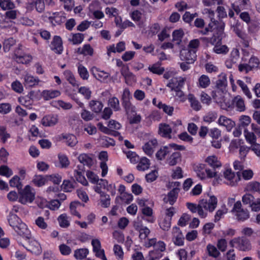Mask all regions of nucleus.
Listing matches in <instances>:
<instances>
[{"label": "nucleus", "instance_id": "f257e3e1", "mask_svg": "<svg viewBox=\"0 0 260 260\" xmlns=\"http://www.w3.org/2000/svg\"><path fill=\"white\" fill-rule=\"evenodd\" d=\"M240 180V175H236L231 168H224L222 171L221 176H216L213 179L212 184L213 185H217L225 183L228 185L236 186Z\"/></svg>", "mask_w": 260, "mask_h": 260}, {"label": "nucleus", "instance_id": "f03ea898", "mask_svg": "<svg viewBox=\"0 0 260 260\" xmlns=\"http://www.w3.org/2000/svg\"><path fill=\"white\" fill-rule=\"evenodd\" d=\"M26 233H24L21 236L24 241V242H18L19 244L32 254L36 255H40L42 251L40 243L32 237L29 230Z\"/></svg>", "mask_w": 260, "mask_h": 260}, {"label": "nucleus", "instance_id": "7ed1b4c3", "mask_svg": "<svg viewBox=\"0 0 260 260\" xmlns=\"http://www.w3.org/2000/svg\"><path fill=\"white\" fill-rule=\"evenodd\" d=\"M217 198L213 196H209L207 198L203 199L199 201V216L205 218L208 216V212H213L217 206Z\"/></svg>", "mask_w": 260, "mask_h": 260}, {"label": "nucleus", "instance_id": "20e7f679", "mask_svg": "<svg viewBox=\"0 0 260 260\" xmlns=\"http://www.w3.org/2000/svg\"><path fill=\"white\" fill-rule=\"evenodd\" d=\"M7 219L10 226L20 236L24 233L26 234V233L29 230L27 225L13 213L10 212Z\"/></svg>", "mask_w": 260, "mask_h": 260}, {"label": "nucleus", "instance_id": "39448f33", "mask_svg": "<svg viewBox=\"0 0 260 260\" xmlns=\"http://www.w3.org/2000/svg\"><path fill=\"white\" fill-rule=\"evenodd\" d=\"M194 171L197 176L202 181H206L208 179H214L217 176V172L208 168L205 164H199L194 168Z\"/></svg>", "mask_w": 260, "mask_h": 260}, {"label": "nucleus", "instance_id": "423d86ee", "mask_svg": "<svg viewBox=\"0 0 260 260\" xmlns=\"http://www.w3.org/2000/svg\"><path fill=\"white\" fill-rule=\"evenodd\" d=\"M213 98L220 105L223 109H227L231 107V102L227 90L215 89L212 93Z\"/></svg>", "mask_w": 260, "mask_h": 260}, {"label": "nucleus", "instance_id": "0eeeda50", "mask_svg": "<svg viewBox=\"0 0 260 260\" xmlns=\"http://www.w3.org/2000/svg\"><path fill=\"white\" fill-rule=\"evenodd\" d=\"M19 202L22 205L32 203L35 200L36 192L35 189L27 185L19 191Z\"/></svg>", "mask_w": 260, "mask_h": 260}, {"label": "nucleus", "instance_id": "6e6552de", "mask_svg": "<svg viewBox=\"0 0 260 260\" xmlns=\"http://www.w3.org/2000/svg\"><path fill=\"white\" fill-rule=\"evenodd\" d=\"M202 14L210 19L211 22L209 24L210 28L213 30H218L221 35L224 30L225 24L222 21L217 22L214 20V11L210 8H206L203 9Z\"/></svg>", "mask_w": 260, "mask_h": 260}, {"label": "nucleus", "instance_id": "1a4fd4ad", "mask_svg": "<svg viewBox=\"0 0 260 260\" xmlns=\"http://www.w3.org/2000/svg\"><path fill=\"white\" fill-rule=\"evenodd\" d=\"M216 31L217 36L214 35L210 41V43L214 46L213 51L217 54H226L229 52V49L226 45L222 44L221 36L223 33L220 35L219 31Z\"/></svg>", "mask_w": 260, "mask_h": 260}, {"label": "nucleus", "instance_id": "9d476101", "mask_svg": "<svg viewBox=\"0 0 260 260\" xmlns=\"http://www.w3.org/2000/svg\"><path fill=\"white\" fill-rule=\"evenodd\" d=\"M230 244L232 247L242 251H248L252 249L251 243L249 240L243 237H237L230 241Z\"/></svg>", "mask_w": 260, "mask_h": 260}, {"label": "nucleus", "instance_id": "9b49d317", "mask_svg": "<svg viewBox=\"0 0 260 260\" xmlns=\"http://www.w3.org/2000/svg\"><path fill=\"white\" fill-rule=\"evenodd\" d=\"M244 136L246 142L251 145L249 147L258 157H260V144L256 143V137L247 128L244 129Z\"/></svg>", "mask_w": 260, "mask_h": 260}, {"label": "nucleus", "instance_id": "f8f14e48", "mask_svg": "<svg viewBox=\"0 0 260 260\" xmlns=\"http://www.w3.org/2000/svg\"><path fill=\"white\" fill-rule=\"evenodd\" d=\"M42 18L45 21H49L54 25L61 23L65 19V17L62 12H47L42 15Z\"/></svg>", "mask_w": 260, "mask_h": 260}, {"label": "nucleus", "instance_id": "ddd939ff", "mask_svg": "<svg viewBox=\"0 0 260 260\" xmlns=\"http://www.w3.org/2000/svg\"><path fill=\"white\" fill-rule=\"evenodd\" d=\"M231 212L239 221H243L249 217L248 211L242 208V205L240 201L235 203Z\"/></svg>", "mask_w": 260, "mask_h": 260}, {"label": "nucleus", "instance_id": "4468645a", "mask_svg": "<svg viewBox=\"0 0 260 260\" xmlns=\"http://www.w3.org/2000/svg\"><path fill=\"white\" fill-rule=\"evenodd\" d=\"M91 245L93 247V251L95 255L102 260H107L105 254L104 250L102 248L101 243L100 240L93 239L91 241Z\"/></svg>", "mask_w": 260, "mask_h": 260}, {"label": "nucleus", "instance_id": "2eb2a0df", "mask_svg": "<svg viewBox=\"0 0 260 260\" xmlns=\"http://www.w3.org/2000/svg\"><path fill=\"white\" fill-rule=\"evenodd\" d=\"M131 99L132 95L129 90L128 88H125L123 91L122 100L123 105L127 113H129L130 110L135 111L136 109L135 107L132 105L129 102Z\"/></svg>", "mask_w": 260, "mask_h": 260}, {"label": "nucleus", "instance_id": "dca6fc26", "mask_svg": "<svg viewBox=\"0 0 260 260\" xmlns=\"http://www.w3.org/2000/svg\"><path fill=\"white\" fill-rule=\"evenodd\" d=\"M180 58L187 63H192L196 58V50H189L187 49H182L180 51Z\"/></svg>", "mask_w": 260, "mask_h": 260}, {"label": "nucleus", "instance_id": "f3484780", "mask_svg": "<svg viewBox=\"0 0 260 260\" xmlns=\"http://www.w3.org/2000/svg\"><path fill=\"white\" fill-rule=\"evenodd\" d=\"M157 146V140L153 138L146 142L143 146L142 149L146 154L150 156L153 154Z\"/></svg>", "mask_w": 260, "mask_h": 260}, {"label": "nucleus", "instance_id": "a211bd4d", "mask_svg": "<svg viewBox=\"0 0 260 260\" xmlns=\"http://www.w3.org/2000/svg\"><path fill=\"white\" fill-rule=\"evenodd\" d=\"M217 122L219 126L225 127L228 132L231 131L235 126V123L233 120L223 115L219 117Z\"/></svg>", "mask_w": 260, "mask_h": 260}, {"label": "nucleus", "instance_id": "6ab92c4d", "mask_svg": "<svg viewBox=\"0 0 260 260\" xmlns=\"http://www.w3.org/2000/svg\"><path fill=\"white\" fill-rule=\"evenodd\" d=\"M91 72L94 77L101 82H106L109 77V74L108 73L95 67H93L91 69Z\"/></svg>", "mask_w": 260, "mask_h": 260}, {"label": "nucleus", "instance_id": "aec40b11", "mask_svg": "<svg viewBox=\"0 0 260 260\" xmlns=\"http://www.w3.org/2000/svg\"><path fill=\"white\" fill-rule=\"evenodd\" d=\"M205 162L214 171L215 169H219L222 166V163L220 160V158L215 155L208 156L205 158Z\"/></svg>", "mask_w": 260, "mask_h": 260}, {"label": "nucleus", "instance_id": "412c9836", "mask_svg": "<svg viewBox=\"0 0 260 260\" xmlns=\"http://www.w3.org/2000/svg\"><path fill=\"white\" fill-rule=\"evenodd\" d=\"M23 84L25 86L35 87L39 84L41 80L37 77H35L29 73H26L23 76Z\"/></svg>", "mask_w": 260, "mask_h": 260}, {"label": "nucleus", "instance_id": "4be33fe9", "mask_svg": "<svg viewBox=\"0 0 260 260\" xmlns=\"http://www.w3.org/2000/svg\"><path fill=\"white\" fill-rule=\"evenodd\" d=\"M58 122L57 115H47L43 117L41 124L44 126L51 127L56 125Z\"/></svg>", "mask_w": 260, "mask_h": 260}, {"label": "nucleus", "instance_id": "5701e85b", "mask_svg": "<svg viewBox=\"0 0 260 260\" xmlns=\"http://www.w3.org/2000/svg\"><path fill=\"white\" fill-rule=\"evenodd\" d=\"M158 133L159 135L165 138L171 139L172 137V128L170 125L166 123H161L159 124Z\"/></svg>", "mask_w": 260, "mask_h": 260}, {"label": "nucleus", "instance_id": "b1692460", "mask_svg": "<svg viewBox=\"0 0 260 260\" xmlns=\"http://www.w3.org/2000/svg\"><path fill=\"white\" fill-rule=\"evenodd\" d=\"M134 226L136 230L139 232V237L141 240H145L150 234V230L146 226H144L142 222H134Z\"/></svg>", "mask_w": 260, "mask_h": 260}, {"label": "nucleus", "instance_id": "393cba45", "mask_svg": "<svg viewBox=\"0 0 260 260\" xmlns=\"http://www.w3.org/2000/svg\"><path fill=\"white\" fill-rule=\"evenodd\" d=\"M61 92L56 89H45L41 91V96L44 100L48 101L60 96Z\"/></svg>", "mask_w": 260, "mask_h": 260}, {"label": "nucleus", "instance_id": "a878e982", "mask_svg": "<svg viewBox=\"0 0 260 260\" xmlns=\"http://www.w3.org/2000/svg\"><path fill=\"white\" fill-rule=\"evenodd\" d=\"M15 59L18 63L27 64L32 60V56L29 54L22 53L20 50H18L15 53Z\"/></svg>", "mask_w": 260, "mask_h": 260}, {"label": "nucleus", "instance_id": "bb28decb", "mask_svg": "<svg viewBox=\"0 0 260 260\" xmlns=\"http://www.w3.org/2000/svg\"><path fill=\"white\" fill-rule=\"evenodd\" d=\"M58 137L59 140H64V142L71 147L75 146L78 143L76 137L72 134H62L58 136Z\"/></svg>", "mask_w": 260, "mask_h": 260}, {"label": "nucleus", "instance_id": "cd10ccee", "mask_svg": "<svg viewBox=\"0 0 260 260\" xmlns=\"http://www.w3.org/2000/svg\"><path fill=\"white\" fill-rule=\"evenodd\" d=\"M78 169L74 170V177L76 180L84 186H87L88 183L84 176V168L82 166H78Z\"/></svg>", "mask_w": 260, "mask_h": 260}, {"label": "nucleus", "instance_id": "c85d7f7f", "mask_svg": "<svg viewBox=\"0 0 260 260\" xmlns=\"http://www.w3.org/2000/svg\"><path fill=\"white\" fill-rule=\"evenodd\" d=\"M173 241L178 246H182L184 243V237L180 229L177 227L172 229Z\"/></svg>", "mask_w": 260, "mask_h": 260}, {"label": "nucleus", "instance_id": "c756f323", "mask_svg": "<svg viewBox=\"0 0 260 260\" xmlns=\"http://www.w3.org/2000/svg\"><path fill=\"white\" fill-rule=\"evenodd\" d=\"M144 217L143 219L149 223H153L155 221V218L153 215V211L151 207H146L141 209Z\"/></svg>", "mask_w": 260, "mask_h": 260}, {"label": "nucleus", "instance_id": "7c9ffc66", "mask_svg": "<svg viewBox=\"0 0 260 260\" xmlns=\"http://www.w3.org/2000/svg\"><path fill=\"white\" fill-rule=\"evenodd\" d=\"M125 43L124 42L118 43L116 46L113 44L107 47V54L110 56L111 53H120L125 50Z\"/></svg>", "mask_w": 260, "mask_h": 260}, {"label": "nucleus", "instance_id": "2f4dec72", "mask_svg": "<svg viewBox=\"0 0 260 260\" xmlns=\"http://www.w3.org/2000/svg\"><path fill=\"white\" fill-rule=\"evenodd\" d=\"M34 8L38 12H42L45 9V5L43 0H32L31 2L28 3L26 9L29 11H32Z\"/></svg>", "mask_w": 260, "mask_h": 260}, {"label": "nucleus", "instance_id": "473e14b6", "mask_svg": "<svg viewBox=\"0 0 260 260\" xmlns=\"http://www.w3.org/2000/svg\"><path fill=\"white\" fill-rule=\"evenodd\" d=\"M51 49L55 53L61 54L63 51L62 43L60 37L55 36L51 43Z\"/></svg>", "mask_w": 260, "mask_h": 260}, {"label": "nucleus", "instance_id": "72a5a7b5", "mask_svg": "<svg viewBox=\"0 0 260 260\" xmlns=\"http://www.w3.org/2000/svg\"><path fill=\"white\" fill-rule=\"evenodd\" d=\"M178 192L179 189L178 188L176 187L173 189L164 198V201L166 203H169L171 205H173L176 201Z\"/></svg>", "mask_w": 260, "mask_h": 260}, {"label": "nucleus", "instance_id": "f704fd0d", "mask_svg": "<svg viewBox=\"0 0 260 260\" xmlns=\"http://www.w3.org/2000/svg\"><path fill=\"white\" fill-rule=\"evenodd\" d=\"M76 52L78 54L83 55V56H90L93 55L94 50L90 44H84L82 47H79Z\"/></svg>", "mask_w": 260, "mask_h": 260}, {"label": "nucleus", "instance_id": "c9c22d12", "mask_svg": "<svg viewBox=\"0 0 260 260\" xmlns=\"http://www.w3.org/2000/svg\"><path fill=\"white\" fill-rule=\"evenodd\" d=\"M181 161V154L179 152L173 153L167 159V163L171 166H174Z\"/></svg>", "mask_w": 260, "mask_h": 260}, {"label": "nucleus", "instance_id": "e433bc0d", "mask_svg": "<svg viewBox=\"0 0 260 260\" xmlns=\"http://www.w3.org/2000/svg\"><path fill=\"white\" fill-rule=\"evenodd\" d=\"M114 22L116 26L122 29L126 28L127 27H134L135 25L133 23L129 20H126L122 21L121 17L117 15L115 17Z\"/></svg>", "mask_w": 260, "mask_h": 260}, {"label": "nucleus", "instance_id": "4c0bfd02", "mask_svg": "<svg viewBox=\"0 0 260 260\" xmlns=\"http://www.w3.org/2000/svg\"><path fill=\"white\" fill-rule=\"evenodd\" d=\"M84 205L82 204L78 201H74L71 203L70 205V213L72 215L77 217L78 218H81V215L78 212V209L81 206H83Z\"/></svg>", "mask_w": 260, "mask_h": 260}, {"label": "nucleus", "instance_id": "58836bf2", "mask_svg": "<svg viewBox=\"0 0 260 260\" xmlns=\"http://www.w3.org/2000/svg\"><path fill=\"white\" fill-rule=\"evenodd\" d=\"M227 80L226 75L221 73L218 76V79L216 81L215 89H220L222 90H226Z\"/></svg>", "mask_w": 260, "mask_h": 260}, {"label": "nucleus", "instance_id": "ea45409f", "mask_svg": "<svg viewBox=\"0 0 260 260\" xmlns=\"http://www.w3.org/2000/svg\"><path fill=\"white\" fill-rule=\"evenodd\" d=\"M78 159L83 165L90 167L93 165V159L90 155L82 153L78 156Z\"/></svg>", "mask_w": 260, "mask_h": 260}, {"label": "nucleus", "instance_id": "a19ab883", "mask_svg": "<svg viewBox=\"0 0 260 260\" xmlns=\"http://www.w3.org/2000/svg\"><path fill=\"white\" fill-rule=\"evenodd\" d=\"M51 105L58 109L61 108L63 110H69L72 108V105L71 103L62 100L54 101L51 103Z\"/></svg>", "mask_w": 260, "mask_h": 260}, {"label": "nucleus", "instance_id": "79ce46f5", "mask_svg": "<svg viewBox=\"0 0 260 260\" xmlns=\"http://www.w3.org/2000/svg\"><path fill=\"white\" fill-rule=\"evenodd\" d=\"M184 35V32L183 29H176L172 33V40L176 44L180 45Z\"/></svg>", "mask_w": 260, "mask_h": 260}, {"label": "nucleus", "instance_id": "37998d69", "mask_svg": "<svg viewBox=\"0 0 260 260\" xmlns=\"http://www.w3.org/2000/svg\"><path fill=\"white\" fill-rule=\"evenodd\" d=\"M108 126L109 127L110 129H111V135H113L114 136L119 135V133L117 132H115V131L120 129L121 128V125L119 122L114 120L111 119L108 122Z\"/></svg>", "mask_w": 260, "mask_h": 260}, {"label": "nucleus", "instance_id": "c03bdc74", "mask_svg": "<svg viewBox=\"0 0 260 260\" xmlns=\"http://www.w3.org/2000/svg\"><path fill=\"white\" fill-rule=\"evenodd\" d=\"M206 251L210 256L214 258L218 257L220 254L218 248L212 244H207L206 246Z\"/></svg>", "mask_w": 260, "mask_h": 260}, {"label": "nucleus", "instance_id": "a18cd8bd", "mask_svg": "<svg viewBox=\"0 0 260 260\" xmlns=\"http://www.w3.org/2000/svg\"><path fill=\"white\" fill-rule=\"evenodd\" d=\"M89 107L93 112L100 113L103 108V105L101 102L93 100L89 102Z\"/></svg>", "mask_w": 260, "mask_h": 260}, {"label": "nucleus", "instance_id": "49530a36", "mask_svg": "<svg viewBox=\"0 0 260 260\" xmlns=\"http://www.w3.org/2000/svg\"><path fill=\"white\" fill-rule=\"evenodd\" d=\"M245 190L260 192V183L257 181H251L247 184L245 187Z\"/></svg>", "mask_w": 260, "mask_h": 260}, {"label": "nucleus", "instance_id": "de8ad7c7", "mask_svg": "<svg viewBox=\"0 0 260 260\" xmlns=\"http://www.w3.org/2000/svg\"><path fill=\"white\" fill-rule=\"evenodd\" d=\"M135 111L130 110L129 113H127L128 114V120L129 123L131 124H137L141 122L142 120L141 115L140 114L135 113Z\"/></svg>", "mask_w": 260, "mask_h": 260}, {"label": "nucleus", "instance_id": "09e8293b", "mask_svg": "<svg viewBox=\"0 0 260 260\" xmlns=\"http://www.w3.org/2000/svg\"><path fill=\"white\" fill-rule=\"evenodd\" d=\"M228 209L225 205H223L220 208L218 209L214 216V221L215 222H218L221 218L223 217L225 214L228 213Z\"/></svg>", "mask_w": 260, "mask_h": 260}, {"label": "nucleus", "instance_id": "8fccbe9b", "mask_svg": "<svg viewBox=\"0 0 260 260\" xmlns=\"http://www.w3.org/2000/svg\"><path fill=\"white\" fill-rule=\"evenodd\" d=\"M187 99L190 104L191 107L194 110L199 111L201 109V104L193 94H189Z\"/></svg>", "mask_w": 260, "mask_h": 260}, {"label": "nucleus", "instance_id": "3c124183", "mask_svg": "<svg viewBox=\"0 0 260 260\" xmlns=\"http://www.w3.org/2000/svg\"><path fill=\"white\" fill-rule=\"evenodd\" d=\"M58 221L60 227L67 228L70 225L69 217L66 214H62L58 217Z\"/></svg>", "mask_w": 260, "mask_h": 260}, {"label": "nucleus", "instance_id": "603ef678", "mask_svg": "<svg viewBox=\"0 0 260 260\" xmlns=\"http://www.w3.org/2000/svg\"><path fill=\"white\" fill-rule=\"evenodd\" d=\"M170 126L172 127V132L174 134H177L178 132L181 131L183 126L181 120L177 119L170 122Z\"/></svg>", "mask_w": 260, "mask_h": 260}, {"label": "nucleus", "instance_id": "864d4df0", "mask_svg": "<svg viewBox=\"0 0 260 260\" xmlns=\"http://www.w3.org/2000/svg\"><path fill=\"white\" fill-rule=\"evenodd\" d=\"M47 175L43 176L42 175H36L33 179V183L38 187H41L44 185L47 182Z\"/></svg>", "mask_w": 260, "mask_h": 260}, {"label": "nucleus", "instance_id": "5fc2aeb1", "mask_svg": "<svg viewBox=\"0 0 260 260\" xmlns=\"http://www.w3.org/2000/svg\"><path fill=\"white\" fill-rule=\"evenodd\" d=\"M84 40V36L80 33L71 34L69 38V41L74 45L81 44Z\"/></svg>", "mask_w": 260, "mask_h": 260}, {"label": "nucleus", "instance_id": "6e6d98bb", "mask_svg": "<svg viewBox=\"0 0 260 260\" xmlns=\"http://www.w3.org/2000/svg\"><path fill=\"white\" fill-rule=\"evenodd\" d=\"M234 104L237 110L240 112L244 111L245 106L243 99L240 96H237L234 100Z\"/></svg>", "mask_w": 260, "mask_h": 260}, {"label": "nucleus", "instance_id": "4d7b16f0", "mask_svg": "<svg viewBox=\"0 0 260 260\" xmlns=\"http://www.w3.org/2000/svg\"><path fill=\"white\" fill-rule=\"evenodd\" d=\"M171 220L170 217H165L162 216L159 220V225L164 231H168L171 227Z\"/></svg>", "mask_w": 260, "mask_h": 260}, {"label": "nucleus", "instance_id": "13d9d810", "mask_svg": "<svg viewBox=\"0 0 260 260\" xmlns=\"http://www.w3.org/2000/svg\"><path fill=\"white\" fill-rule=\"evenodd\" d=\"M210 84V80L206 75H202L198 79V86L202 88H207Z\"/></svg>", "mask_w": 260, "mask_h": 260}, {"label": "nucleus", "instance_id": "bf43d9fd", "mask_svg": "<svg viewBox=\"0 0 260 260\" xmlns=\"http://www.w3.org/2000/svg\"><path fill=\"white\" fill-rule=\"evenodd\" d=\"M149 167V160L147 158L143 157L140 159V161L139 162V164L137 166V168L139 171H144L148 169Z\"/></svg>", "mask_w": 260, "mask_h": 260}, {"label": "nucleus", "instance_id": "052dcab7", "mask_svg": "<svg viewBox=\"0 0 260 260\" xmlns=\"http://www.w3.org/2000/svg\"><path fill=\"white\" fill-rule=\"evenodd\" d=\"M57 157L60 168H67L69 166L70 161L66 155L62 153H59Z\"/></svg>", "mask_w": 260, "mask_h": 260}, {"label": "nucleus", "instance_id": "680f3d73", "mask_svg": "<svg viewBox=\"0 0 260 260\" xmlns=\"http://www.w3.org/2000/svg\"><path fill=\"white\" fill-rule=\"evenodd\" d=\"M251 119L250 116L245 115H242L239 118V126L244 127V129L250 124Z\"/></svg>", "mask_w": 260, "mask_h": 260}, {"label": "nucleus", "instance_id": "e2e57ef3", "mask_svg": "<svg viewBox=\"0 0 260 260\" xmlns=\"http://www.w3.org/2000/svg\"><path fill=\"white\" fill-rule=\"evenodd\" d=\"M130 15L131 18L139 25L143 22L144 18V14L138 10L133 11Z\"/></svg>", "mask_w": 260, "mask_h": 260}, {"label": "nucleus", "instance_id": "0e129e2a", "mask_svg": "<svg viewBox=\"0 0 260 260\" xmlns=\"http://www.w3.org/2000/svg\"><path fill=\"white\" fill-rule=\"evenodd\" d=\"M13 174V171L11 168L6 165L0 166V175L9 178Z\"/></svg>", "mask_w": 260, "mask_h": 260}, {"label": "nucleus", "instance_id": "69168bd1", "mask_svg": "<svg viewBox=\"0 0 260 260\" xmlns=\"http://www.w3.org/2000/svg\"><path fill=\"white\" fill-rule=\"evenodd\" d=\"M89 251L86 248H80L75 250L74 256L77 259H82L86 257Z\"/></svg>", "mask_w": 260, "mask_h": 260}, {"label": "nucleus", "instance_id": "338daca9", "mask_svg": "<svg viewBox=\"0 0 260 260\" xmlns=\"http://www.w3.org/2000/svg\"><path fill=\"white\" fill-rule=\"evenodd\" d=\"M11 136L9 133L7 131V127L4 125H0V140L5 143L7 142L8 139L10 138Z\"/></svg>", "mask_w": 260, "mask_h": 260}, {"label": "nucleus", "instance_id": "774afa93", "mask_svg": "<svg viewBox=\"0 0 260 260\" xmlns=\"http://www.w3.org/2000/svg\"><path fill=\"white\" fill-rule=\"evenodd\" d=\"M183 171L180 167H177L172 170L171 177L174 179H179L183 177Z\"/></svg>", "mask_w": 260, "mask_h": 260}]
</instances>
